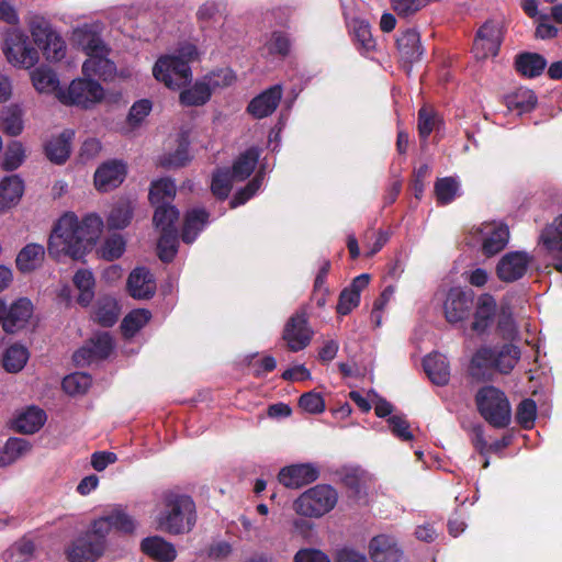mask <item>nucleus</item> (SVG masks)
I'll list each match as a JSON object with an SVG mask.
<instances>
[{"label":"nucleus","instance_id":"nucleus-15","mask_svg":"<svg viewBox=\"0 0 562 562\" xmlns=\"http://www.w3.org/2000/svg\"><path fill=\"white\" fill-rule=\"evenodd\" d=\"M319 471L311 463H300L284 467L278 474L280 484L288 488H301L315 482Z\"/></svg>","mask_w":562,"mask_h":562},{"label":"nucleus","instance_id":"nucleus-18","mask_svg":"<svg viewBox=\"0 0 562 562\" xmlns=\"http://www.w3.org/2000/svg\"><path fill=\"white\" fill-rule=\"evenodd\" d=\"M281 85H274L256 95L247 105V112L255 119H263L271 115L282 99Z\"/></svg>","mask_w":562,"mask_h":562},{"label":"nucleus","instance_id":"nucleus-48","mask_svg":"<svg viewBox=\"0 0 562 562\" xmlns=\"http://www.w3.org/2000/svg\"><path fill=\"white\" fill-rule=\"evenodd\" d=\"M92 384V376L85 372H75L65 376L61 387L70 396L81 395L88 392Z\"/></svg>","mask_w":562,"mask_h":562},{"label":"nucleus","instance_id":"nucleus-36","mask_svg":"<svg viewBox=\"0 0 562 562\" xmlns=\"http://www.w3.org/2000/svg\"><path fill=\"white\" fill-rule=\"evenodd\" d=\"M211 97L210 82L195 81L192 87L181 90L179 102L183 106H202L210 101Z\"/></svg>","mask_w":562,"mask_h":562},{"label":"nucleus","instance_id":"nucleus-11","mask_svg":"<svg viewBox=\"0 0 562 562\" xmlns=\"http://www.w3.org/2000/svg\"><path fill=\"white\" fill-rule=\"evenodd\" d=\"M474 296L471 289L451 288L443 302L446 321L449 324H457L468 319L474 307Z\"/></svg>","mask_w":562,"mask_h":562},{"label":"nucleus","instance_id":"nucleus-5","mask_svg":"<svg viewBox=\"0 0 562 562\" xmlns=\"http://www.w3.org/2000/svg\"><path fill=\"white\" fill-rule=\"evenodd\" d=\"M475 403L481 416L494 428H505L510 424V404L503 391L487 385L475 395Z\"/></svg>","mask_w":562,"mask_h":562},{"label":"nucleus","instance_id":"nucleus-58","mask_svg":"<svg viewBox=\"0 0 562 562\" xmlns=\"http://www.w3.org/2000/svg\"><path fill=\"white\" fill-rule=\"evenodd\" d=\"M45 58L49 61H59L66 55V43L63 37L55 32L49 41L45 42L40 48Z\"/></svg>","mask_w":562,"mask_h":562},{"label":"nucleus","instance_id":"nucleus-12","mask_svg":"<svg viewBox=\"0 0 562 562\" xmlns=\"http://www.w3.org/2000/svg\"><path fill=\"white\" fill-rule=\"evenodd\" d=\"M502 42V26L495 21L487 20L476 31L472 53L477 60L494 57L498 54Z\"/></svg>","mask_w":562,"mask_h":562},{"label":"nucleus","instance_id":"nucleus-3","mask_svg":"<svg viewBox=\"0 0 562 562\" xmlns=\"http://www.w3.org/2000/svg\"><path fill=\"white\" fill-rule=\"evenodd\" d=\"M518 346L504 344L501 347H481L471 358L470 374L475 379H484L485 372L495 370L501 374H509L520 359Z\"/></svg>","mask_w":562,"mask_h":562},{"label":"nucleus","instance_id":"nucleus-35","mask_svg":"<svg viewBox=\"0 0 562 562\" xmlns=\"http://www.w3.org/2000/svg\"><path fill=\"white\" fill-rule=\"evenodd\" d=\"M176 183L169 178H161L151 182L148 193L153 206L172 204L176 196Z\"/></svg>","mask_w":562,"mask_h":562},{"label":"nucleus","instance_id":"nucleus-1","mask_svg":"<svg viewBox=\"0 0 562 562\" xmlns=\"http://www.w3.org/2000/svg\"><path fill=\"white\" fill-rule=\"evenodd\" d=\"M102 227L103 222L97 214H88L80 221L75 213H65L49 235V256L57 258L64 254L74 260L83 258L95 245Z\"/></svg>","mask_w":562,"mask_h":562},{"label":"nucleus","instance_id":"nucleus-41","mask_svg":"<svg viewBox=\"0 0 562 562\" xmlns=\"http://www.w3.org/2000/svg\"><path fill=\"white\" fill-rule=\"evenodd\" d=\"M150 317L151 314L148 310H133L120 325L122 336L126 339L133 338L149 322Z\"/></svg>","mask_w":562,"mask_h":562},{"label":"nucleus","instance_id":"nucleus-27","mask_svg":"<svg viewBox=\"0 0 562 562\" xmlns=\"http://www.w3.org/2000/svg\"><path fill=\"white\" fill-rule=\"evenodd\" d=\"M485 237L482 241V252L492 257L501 252L509 239V229L505 224H487L483 229Z\"/></svg>","mask_w":562,"mask_h":562},{"label":"nucleus","instance_id":"nucleus-22","mask_svg":"<svg viewBox=\"0 0 562 562\" xmlns=\"http://www.w3.org/2000/svg\"><path fill=\"white\" fill-rule=\"evenodd\" d=\"M33 314V304L26 297H21L11 304L4 313L2 328L8 334H13L25 327Z\"/></svg>","mask_w":562,"mask_h":562},{"label":"nucleus","instance_id":"nucleus-52","mask_svg":"<svg viewBox=\"0 0 562 562\" xmlns=\"http://www.w3.org/2000/svg\"><path fill=\"white\" fill-rule=\"evenodd\" d=\"M133 218V207L130 203H117L114 205L108 217V226L112 229L125 228Z\"/></svg>","mask_w":562,"mask_h":562},{"label":"nucleus","instance_id":"nucleus-7","mask_svg":"<svg viewBox=\"0 0 562 562\" xmlns=\"http://www.w3.org/2000/svg\"><path fill=\"white\" fill-rule=\"evenodd\" d=\"M314 330L310 324L306 307L296 310L286 321L282 330V339L291 352L304 350L312 341Z\"/></svg>","mask_w":562,"mask_h":562},{"label":"nucleus","instance_id":"nucleus-56","mask_svg":"<svg viewBox=\"0 0 562 562\" xmlns=\"http://www.w3.org/2000/svg\"><path fill=\"white\" fill-rule=\"evenodd\" d=\"M232 179L229 170H218L213 175L211 191L221 201L226 200L232 190Z\"/></svg>","mask_w":562,"mask_h":562},{"label":"nucleus","instance_id":"nucleus-55","mask_svg":"<svg viewBox=\"0 0 562 562\" xmlns=\"http://www.w3.org/2000/svg\"><path fill=\"white\" fill-rule=\"evenodd\" d=\"M537 417V404L532 398L522 400L516 409V422L524 429H531Z\"/></svg>","mask_w":562,"mask_h":562},{"label":"nucleus","instance_id":"nucleus-21","mask_svg":"<svg viewBox=\"0 0 562 562\" xmlns=\"http://www.w3.org/2000/svg\"><path fill=\"white\" fill-rule=\"evenodd\" d=\"M101 541H94L91 536L82 535L77 538L67 550L70 562H94L104 552Z\"/></svg>","mask_w":562,"mask_h":562},{"label":"nucleus","instance_id":"nucleus-45","mask_svg":"<svg viewBox=\"0 0 562 562\" xmlns=\"http://www.w3.org/2000/svg\"><path fill=\"white\" fill-rule=\"evenodd\" d=\"M30 449L31 445L27 440L15 437L9 438L4 447L0 449V467L13 463Z\"/></svg>","mask_w":562,"mask_h":562},{"label":"nucleus","instance_id":"nucleus-50","mask_svg":"<svg viewBox=\"0 0 562 562\" xmlns=\"http://www.w3.org/2000/svg\"><path fill=\"white\" fill-rule=\"evenodd\" d=\"M106 515L115 531L124 535L134 532L136 522L121 506L114 507Z\"/></svg>","mask_w":562,"mask_h":562},{"label":"nucleus","instance_id":"nucleus-46","mask_svg":"<svg viewBox=\"0 0 562 562\" xmlns=\"http://www.w3.org/2000/svg\"><path fill=\"white\" fill-rule=\"evenodd\" d=\"M179 216V210L173 204L159 205L155 206L153 222L160 232H167V229H177Z\"/></svg>","mask_w":562,"mask_h":562},{"label":"nucleus","instance_id":"nucleus-61","mask_svg":"<svg viewBox=\"0 0 562 562\" xmlns=\"http://www.w3.org/2000/svg\"><path fill=\"white\" fill-rule=\"evenodd\" d=\"M391 7L400 18H409L427 7L424 0H390Z\"/></svg>","mask_w":562,"mask_h":562},{"label":"nucleus","instance_id":"nucleus-44","mask_svg":"<svg viewBox=\"0 0 562 562\" xmlns=\"http://www.w3.org/2000/svg\"><path fill=\"white\" fill-rule=\"evenodd\" d=\"M506 105L518 113H528L537 105V95L530 89L520 88L506 97Z\"/></svg>","mask_w":562,"mask_h":562},{"label":"nucleus","instance_id":"nucleus-16","mask_svg":"<svg viewBox=\"0 0 562 562\" xmlns=\"http://www.w3.org/2000/svg\"><path fill=\"white\" fill-rule=\"evenodd\" d=\"M539 240L552 256L553 268L562 274V214L541 231Z\"/></svg>","mask_w":562,"mask_h":562},{"label":"nucleus","instance_id":"nucleus-64","mask_svg":"<svg viewBox=\"0 0 562 562\" xmlns=\"http://www.w3.org/2000/svg\"><path fill=\"white\" fill-rule=\"evenodd\" d=\"M389 427L394 436L403 441L413 440L414 436L409 430V423L404 416L392 415L387 418Z\"/></svg>","mask_w":562,"mask_h":562},{"label":"nucleus","instance_id":"nucleus-57","mask_svg":"<svg viewBox=\"0 0 562 562\" xmlns=\"http://www.w3.org/2000/svg\"><path fill=\"white\" fill-rule=\"evenodd\" d=\"M438 123V116L432 111L423 106L418 111L417 131L422 142L426 143Z\"/></svg>","mask_w":562,"mask_h":562},{"label":"nucleus","instance_id":"nucleus-31","mask_svg":"<svg viewBox=\"0 0 562 562\" xmlns=\"http://www.w3.org/2000/svg\"><path fill=\"white\" fill-rule=\"evenodd\" d=\"M24 193V182L18 175L4 177L0 182V213L16 205Z\"/></svg>","mask_w":562,"mask_h":562},{"label":"nucleus","instance_id":"nucleus-14","mask_svg":"<svg viewBox=\"0 0 562 562\" xmlns=\"http://www.w3.org/2000/svg\"><path fill=\"white\" fill-rule=\"evenodd\" d=\"M530 258L524 251L505 254L496 266V276L503 282H514L521 279L528 269Z\"/></svg>","mask_w":562,"mask_h":562},{"label":"nucleus","instance_id":"nucleus-39","mask_svg":"<svg viewBox=\"0 0 562 562\" xmlns=\"http://www.w3.org/2000/svg\"><path fill=\"white\" fill-rule=\"evenodd\" d=\"M2 131L9 136H18L23 132V110L19 104H10L1 111Z\"/></svg>","mask_w":562,"mask_h":562},{"label":"nucleus","instance_id":"nucleus-6","mask_svg":"<svg viewBox=\"0 0 562 562\" xmlns=\"http://www.w3.org/2000/svg\"><path fill=\"white\" fill-rule=\"evenodd\" d=\"M336 490L327 484L315 485L302 493L293 503L296 514L305 517H322L337 504Z\"/></svg>","mask_w":562,"mask_h":562},{"label":"nucleus","instance_id":"nucleus-30","mask_svg":"<svg viewBox=\"0 0 562 562\" xmlns=\"http://www.w3.org/2000/svg\"><path fill=\"white\" fill-rule=\"evenodd\" d=\"M46 418V413L42 408L30 406L12 420L11 427L16 432L32 435L44 426Z\"/></svg>","mask_w":562,"mask_h":562},{"label":"nucleus","instance_id":"nucleus-42","mask_svg":"<svg viewBox=\"0 0 562 562\" xmlns=\"http://www.w3.org/2000/svg\"><path fill=\"white\" fill-rule=\"evenodd\" d=\"M120 306L115 299L103 297L98 302L94 321L102 327H112L119 319Z\"/></svg>","mask_w":562,"mask_h":562},{"label":"nucleus","instance_id":"nucleus-19","mask_svg":"<svg viewBox=\"0 0 562 562\" xmlns=\"http://www.w3.org/2000/svg\"><path fill=\"white\" fill-rule=\"evenodd\" d=\"M370 279L369 273L359 274L348 286L341 290L336 306L338 315L346 316L359 306L361 292L369 285Z\"/></svg>","mask_w":562,"mask_h":562},{"label":"nucleus","instance_id":"nucleus-33","mask_svg":"<svg viewBox=\"0 0 562 562\" xmlns=\"http://www.w3.org/2000/svg\"><path fill=\"white\" fill-rule=\"evenodd\" d=\"M45 258V248L41 244L25 245L15 258L16 269L22 273H30L38 269Z\"/></svg>","mask_w":562,"mask_h":562},{"label":"nucleus","instance_id":"nucleus-23","mask_svg":"<svg viewBox=\"0 0 562 562\" xmlns=\"http://www.w3.org/2000/svg\"><path fill=\"white\" fill-rule=\"evenodd\" d=\"M496 310L497 304L494 296L490 293L481 294L475 304L471 329L479 335L484 334L492 326Z\"/></svg>","mask_w":562,"mask_h":562},{"label":"nucleus","instance_id":"nucleus-53","mask_svg":"<svg viewBox=\"0 0 562 562\" xmlns=\"http://www.w3.org/2000/svg\"><path fill=\"white\" fill-rule=\"evenodd\" d=\"M32 81L35 89L40 92L54 91L59 85L56 74L46 68L35 69L32 74Z\"/></svg>","mask_w":562,"mask_h":562},{"label":"nucleus","instance_id":"nucleus-8","mask_svg":"<svg viewBox=\"0 0 562 562\" xmlns=\"http://www.w3.org/2000/svg\"><path fill=\"white\" fill-rule=\"evenodd\" d=\"M153 75L171 90H179L186 87L192 79L190 65L186 60L176 58L172 55L159 57L153 68Z\"/></svg>","mask_w":562,"mask_h":562},{"label":"nucleus","instance_id":"nucleus-60","mask_svg":"<svg viewBox=\"0 0 562 562\" xmlns=\"http://www.w3.org/2000/svg\"><path fill=\"white\" fill-rule=\"evenodd\" d=\"M225 9L222 0H206L202 3L196 11V19L201 24H207L215 21Z\"/></svg>","mask_w":562,"mask_h":562},{"label":"nucleus","instance_id":"nucleus-47","mask_svg":"<svg viewBox=\"0 0 562 562\" xmlns=\"http://www.w3.org/2000/svg\"><path fill=\"white\" fill-rule=\"evenodd\" d=\"M158 257L162 262H171L178 251V229L160 232L157 243Z\"/></svg>","mask_w":562,"mask_h":562},{"label":"nucleus","instance_id":"nucleus-63","mask_svg":"<svg viewBox=\"0 0 562 562\" xmlns=\"http://www.w3.org/2000/svg\"><path fill=\"white\" fill-rule=\"evenodd\" d=\"M270 54H278L280 56H288L291 49V41L289 35L282 31H274L267 43Z\"/></svg>","mask_w":562,"mask_h":562},{"label":"nucleus","instance_id":"nucleus-29","mask_svg":"<svg viewBox=\"0 0 562 562\" xmlns=\"http://www.w3.org/2000/svg\"><path fill=\"white\" fill-rule=\"evenodd\" d=\"M210 213L203 207L188 210L184 215L181 238L186 244H192L207 225Z\"/></svg>","mask_w":562,"mask_h":562},{"label":"nucleus","instance_id":"nucleus-40","mask_svg":"<svg viewBox=\"0 0 562 562\" xmlns=\"http://www.w3.org/2000/svg\"><path fill=\"white\" fill-rule=\"evenodd\" d=\"M72 281L79 290L78 304L88 306L94 297L95 280L92 272L87 269H80L75 273Z\"/></svg>","mask_w":562,"mask_h":562},{"label":"nucleus","instance_id":"nucleus-20","mask_svg":"<svg viewBox=\"0 0 562 562\" xmlns=\"http://www.w3.org/2000/svg\"><path fill=\"white\" fill-rule=\"evenodd\" d=\"M369 554L373 562H401L403 551L396 539L389 535H378L369 542Z\"/></svg>","mask_w":562,"mask_h":562},{"label":"nucleus","instance_id":"nucleus-59","mask_svg":"<svg viewBox=\"0 0 562 562\" xmlns=\"http://www.w3.org/2000/svg\"><path fill=\"white\" fill-rule=\"evenodd\" d=\"M124 251L125 240L121 235H112L106 238L99 250L100 256L108 261L119 259Z\"/></svg>","mask_w":562,"mask_h":562},{"label":"nucleus","instance_id":"nucleus-34","mask_svg":"<svg viewBox=\"0 0 562 562\" xmlns=\"http://www.w3.org/2000/svg\"><path fill=\"white\" fill-rule=\"evenodd\" d=\"M547 67L546 58L538 53H521L515 58V68L517 72L527 77L536 78L540 76Z\"/></svg>","mask_w":562,"mask_h":562},{"label":"nucleus","instance_id":"nucleus-28","mask_svg":"<svg viewBox=\"0 0 562 562\" xmlns=\"http://www.w3.org/2000/svg\"><path fill=\"white\" fill-rule=\"evenodd\" d=\"M140 550L157 562H172L177 558L175 546L159 536L144 538L140 542Z\"/></svg>","mask_w":562,"mask_h":562},{"label":"nucleus","instance_id":"nucleus-62","mask_svg":"<svg viewBox=\"0 0 562 562\" xmlns=\"http://www.w3.org/2000/svg\"><path fill=\"white\" fill-rule=\"evenodd\" d=\"M299 406L310 414H321L325 411V401L319 393L310 391L300 396Z\"/></svg>","mask_w":562,"mask_h":562},{"label":"nucleus","instance_id":"nucleus-4","mask_svg":"<svg viewBox=\"0 0 562 562\" xmlns=\"http://www.w3.org/2000/svg\"><path fill=\"white\" fill-rule=\"evenodd\" d=\"M76 43L91 58L82 65L85 76H103L105 72H112L114 64L105 58L108 48L101 38L100 33L91 25H83L74 32Z\"/></svg>","mask_w":562,"mask_h":562},{"label":"nucleus","instance_id":"nucleus-37","mask_svg":"<svg viewBox=\"0 0 562 562\" xmlns=\"http://www.w3.org/2000/svg\"><path fill=\"white\" fill-rule=\"evenodd\" d=\"M260 151L257 147L246 149L234 161L229 171L235 180L243 181L247 179L255 170L259 160Z\"/></svg>","mask_w":562,"mask_h":562},{"label":"nucleus","instance_id":"nucleus-9","mask_svg":"<svg viewBox=\"0 0 562 562\" xmlns=\"http://www.w3.org/2000/svg\"><path fill=\"white\" fill-rule=\"evenodd\" d=\"M103 95L102 86L93 79H75L67 90H60L57 94L61 103L85 109L100 102Z\"/></svg>","mask_w":562,"mask_h":562},{"label":"nucleus","instance_id":"nucleus-24","mask_svg":"<svg viewBox=\"0 0 562 562\" xmlns=\"http://www.w3.org/2000/svg\"><path fill=\"white\" fill-rule=\"evenodd\" d=\"M396 46L401 60L407 65L419 61L424 54L420 35L415 29H407L401 32L396 38Z\"/></svg>","mask_w":562,"mask_h":562},{"label":"nucleus","instance_id":"nucleus-25","mask_svg":"<svg viewBox=\"0 0 562 562\" xmlns=\"http://www.w3.org/2000/svg\"><path fill=\"white\" fill-rule=\"evenodd\" d=\"M74 137L75 131L68 128L47 140L44 145L46 158L55 165H64L70 156Z\"/></svg>","mask_w":562,"mask_h":562},{"label":"nucleus","instance_id":"nucleus-43","mask_svg":"<svg viewBox=\"0 0 562 562\" xmlns=\"http://www.w3.org/2000/svg\"><path fill=\"white\" fill-rule=\"evenodd\" d=\"M29 357V350L24 346L14 344L5 349L2 366L7 372L18 373L25 367Z\"/></svg>","mask_w":562,"mask_h":562},{"label":"nucleus","instance_id":"nucleus-10","mask_svg":"<svg viewBox=\"0 0 562 562\" xmlns=\"http://www.w3.org/2000/svg\"><path fill=\"white\" fill-rule=\"evenodd\" d=\"M8 61L14 66L31 68L38 61V52L30 42L29 36L19 30L7 34L3 47Z\"/></svg>","mask_w":562,"mask_h":562},{"label":"nucleus","instance_id":"nucleus-38","mask_svg":"<svg viewBox=\"0 0 562 562\" xmlns=\"http://www.w3.org/2000/svg\"><path fill=\"white\" fill-rule=\"evenodd\" d=\"M350 26L358 50L371 52L375 48L376 43L371 33V25L367 20L353 18Z\"/></svg>","mask_w":562,"mask_h":562},{"label":"nucleus","instance_id":"nucleus-17","mask_svg":"<svg viewBox=\"0 0 562 562\" xmlns=\"http://www.w3.org/2000/svg\"><path fill=\"white\" fill-rule=\"evenodd\" d=\"M126 177V165L122 160L102 164L94 172V186L99 191L108 192L117 188Z\"/></svg>","mask_w":562,"mask_h":562},{"label":"nucleus","instance_id":"nucleus-51","mask_svg":"<svg viewBox=\"0 0 562 562\" xmlns=\"http://www.w3.org/2000/svg\"><path fill=\"white\" fill-rule=\"evenodd\" d=\"M29 29L34 43L38 48L49 41L55 31L52 29L50 23L43 16L34 15L29 22Z\"/></svg>","mask_w":562,"mask_h":562},{"label":"nucleus","instance_id":"nucleus-13","mask_svg":"<svg viewBox=\"0 0 562 562\" xmlns=\"http://www.w3.org/2000/svg\"><path fill=\"white\" fill-rule=\"evenodd\" d=\"M114 349L112 336L106 333H97L88 339L82 347L72 355V360L78 367H85L93 361L104 360Z\"/></svg>","mask_w":562,"mask_h":562},{"label":"nucleus","instance_id":"nucleus-49","mask_svg":"<svg viewBox=\"0 0 562 562\" xmlns=\"http://www.w3.org/2000/svg\"><path fill=\"white\" fill-rule=\"evenodd\" d=\"M435 195L438 205L450 204L459 191V182L453 177L439 178L435 182Z\"/></svg>","mask_w":562,"mask_h":562},{"label":"nucleus","instance_id":"nucleus-26","mask_svg":"<svg viewBox=\"0 0 562 562\" xmlns=\"http://www.w3.org/2000/svg\"><path fill=\"white\" fill-rule=\"evenodd\" d=\"M127 290L132 297L148 300L154 296L156 283L148 269L135 268L128 276Z\"/></svg>","mask_w":562,"mask_h":562},{"label":"nucleus","instance_id":"nucleus-2","mask_svg":"<svg viewBox=\"0 0 562 562\" xmlns=\"http://www.w3.org/2000/svg\"><path fill=\"white\" fill-rule=\"evenodd\" d=\"M196 522L195 503L190 495L168 491L164 494V510L159 527L170 535H183Z\"/></svg>","mask_w":562,"mask_h":562},{"label":"nucleus","instance_id":"nucleus-32","mask_svg":"<svg viewBox=\"0 0 562 562\" xmlns=\"http://www.w3.org/2000/svg\"><path fill=\"white\" fill-rule=\"evenodd\" d=\"M423 367L430 379L436 385H446L450 379V368L446 356L434 352L426 356L423 360Z\"/></svg>","mask_w":562,"mask_h":562},{"label":"nucleus","instance_id":"nucleus-54","mask_svg":"<svg viewBox=\"0 0 562 562\" xmlns=\"http://www.w3.org/2000/svg\"><path fill=\"white\" fill-rule=\"evenodd\" d=\"M25 159V150L20 142H11L4 151L2 159V168L7 171L18 169Z\"/></svg>","mask_w":562,"mask_h":562}]
</instances>
